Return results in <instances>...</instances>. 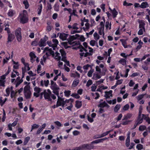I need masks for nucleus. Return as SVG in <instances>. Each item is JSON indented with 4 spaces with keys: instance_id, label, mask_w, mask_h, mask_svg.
I'll use <instances>...</instances> for the list:
<instances>
[{
    "instance_id": "18",
    "label": "nucleus",
    "mask_w": 150,
    "mask_h": 150,
    "mask_svg": "<svg viewBox=\"0 0 150 150\" xmlns=\"http://www.w3.org/2000/svg\"><path fill=\"white\" fill-rule=\"evenodd\" d=\"M79 82V80L78 79H75L73 81L72 84L73 87H75L78 85Z\"/></svg>"
},
{
    "instance_id": "7",
    "label": "nucleus",
    "mask_w": 150,
    "mask_h": 150,
    "mask_svg": "<svg viewBox=\"0 0 150 150\" xmlns=\"http://www.w3.org/2000/svg\"><path fill=\"white\" fill-rule=\"evenodd\" d=\"M112 90H110L108 91H105L104 97H105L106 98H109L110 96L112 97Z\"/></svg>"
},
{
    "instance_id": "28",
    "label": "nucleus",
    "mask_w": 150,
    "mask_h": 150,
    "mask_svg": "<svg viewBox=\"0 0 150 150\" xmlns=\"http://www.w3.org/2000/svg\"><path fill=\"white\" fill-rule=\"evenodd\" d=\"M29 56L31 58L30 60L32 62V60L33 58H35L36 57L35 54L33 52H31L29 54Z\"/></svg>"
},
{
    "instance_id": "51",
    "label": "nucleus",
    "mask_w": 150,
    "mask_h": 150,
    "mask_svg": "<svg viewBox=\"0 0 150 150\" xmlns=\"http://www.w3.org/2000/svg\"><path fill=\"white\" fill-rule=\"evenodd\" d=\"M54 123L58 127H62L63 126V125L58 121L54 122Z\"/></svg>"
},
{
    "instance_id": "8",
    "label": "nucleus",
    "mask_w": 150,
    "mask_h": 150,
    "mask_svg": "<svg viewBox=\"0 0 150 150\" xmlns=\"http://www.w3.org/2000/svg\"><path fill=\"white\" fill-rule=\"evenodd\" d=\"M79 54L81 57V58L83 56H84V57H87L88 56H91L92 55L93 53L87 52H86L85 54L83 52L80 53H79Z\"/></svg>"
},
{
    "instance_id": "27",
    "label": "nucleus",
    "mask_w": 150,
    "mask_h": 150,
    "mask_svg": "<svg viewBox=\"0 0 150 150\" xmlns=\"http://www.w3.org/2000/svg\"><path fill=\"white\" fill-rule=\"evenodd\" d=\"M51 89H53L57 87H58L56 83L54 82L52 80L51 81Z\"/></svg>"
},
{
    "instance_id": "25",
    "label": "nucleus",
    "mask_w": 150,
    "mask_h": 150,
    "mask_svg": "<svg viewBox=\"0 0 150 150\" xmlns=\"http://www.w3.org/2000/svg\"><path fill=\"white\" fill-rule=\"evenodd\" d=\"M108 105L105 101L100 103L98 105L99 107L100 108H104V107H108Z\"/></svg>"
},
{
    "instance_id": "12",
    "label": "nucleus",
    "mask_w": 150,
    "mask_h": 150,
    "mask_svg": "<svg viewBox=\"0 0 150 150\" xmlns=\"http://www.w3.org/2000/svg\"><path fill=\"white\" fill-rule=\"evenodd\" d=\"M52 89V92L56 95L57 97L60 96L59 95V90L60 89L59 87Z\"/></svg>"
},
{
    "instance_id": "64",
    "label": "nucleus",
    "mask_w": 150,
    "mask_h": 150,
    "mask_svg": "<svg viewBox=\"0 0 150 150\" xmlns=\"http://www.w3.org/2000/svg\"><path fill=\"white\" fill-rule=\"evenodd\" d=\"M135 84V83L132 80H130L129 83V86L130 87L132 86L133 85Z\"/></svg>"
},
{
    "instance_id": "58",
    "label": "nucleus",
    "mask_w": 150,
    "mask_h": 150,
    "mask_svg": "<svg viewBox=\"0 0 150 150\" xmlns=\"http://www.w3.org/2000/svg\"><path fill=\"white\" fill-rule=\"evenodd\" d=\"M92 83V81L91 80H89L87 81V83L86 84V86L88 87L91 85Z\"/></svg>"
},
{
    "instance_id": "17",
    "label": "nucleus",
    "mask_w": 150,
    "mask_h": 150,
    "mask_svg": "<svg viewBox=\"0 0 150 150\" xmlns=\"http://www.w3.org/2000/svg\"><path fill=\"white\" fill-rule=\"evenodd\" d=\"M130 133H129L127 134V137L126 139L125 142V144L127 147L129 146L130 144Z\"/></svg>"
},
{
    "instance_id": "10",
    "label": "nucleus",
    "mask_w": 150,
    "mask_h": 150,
    "mask_svg": "<svg viewBox=\"0 0 150 150\" xmlns=\"http://www.w3.org/2000/svg\"><path fill=\"white\" fill-rule=\"evenodd\" d=\"M51 94L47 93L46 91L45 94L44 95V97L45 99H47L49 101H51L52 99L50 97Z\"/></svg>"
},
{
    "instance_id": "41",
    "label": "nucleus",
    "mask_w": 150,
    "mask_h": 150,
    "mask_svg": "<svg viewBox=\"0 0 150 150\" xmlns=\"http://www.w3.org/2000/svg\"><path fill=\"white\" fill-rule=\"evenodd\" d=\"M39 125L36 124H34L32 125L31 129L30 132H31L33 130L38 128Z\"/></svg>"
},
{
    "instance_id": "4",
    "label": "nucleus",
    "mask_w": 150,
    "mask_h": 150,
    "mask_svg": "<svg viewBox=\"0 0 150 150\" xmlns=\"http://www.w3.org/2000/svg\"><path fill=\"white\" fill-rule=\"evenodd\" d=\"M79 36V34H76L75 35L71 36L69 38L68 42L69 44L70 45H71V42L74 40L77 39V38H78Z\"/></svg>"
},
{
    "instance_id": "21",
    "label": "nucleus",
    "mask_w": 150,
    "mask_h": 150,
    "mask_svg": "<svg viewBox=\"0 0 150 150\" xmlns=\"http://www.w3.org/2000/svg\"><path fill=\"white\" fill-rule=\"evenodd\" d=\"M132 115V113H128L126 115H125L124 116L123 118L122 119V120H127V119L130 118Z\"/></svg>"
},
{
    "instance_id": "61",
    "label": "nucleus",
    "mask_w": 150,
    "mask_h": 150,
    "mask_svg": "<svg viewBox=\"0 0 150 150\" xmlns=\"http://www.w3.org/2000/svg\"><path fill=\"white\" fill-rule=\"evenodd\" d=\"M143 29L140 28L138 32V34L139 35H142L143 33Z\"/></svg>"
},
{
    "instance_id": "13",
    "label": "nucleus",
    "mask_w": 150,
    "mask_h": 150,
    "mask_svg": "<svg viewBox=\"0 0 150 150\" xmlns=\"http://www.w3.org/2000/svg\"><path fill=\"white\" fill-rule=\"evenodd\" d=\"M101 77V76L97 73L95 72L93 74V76L92 78V79L97 80L98 79H100Z\"/></svg>"
},
{
    "instance_id": "22",
    "label": "nucleus",
    "mask_w": 150,
    "mask_h": 150,
    "mask_svg": "<svg viewBox=\"0 0 150 150\" xmlns=\"http://www.w3.org/2000/svg\"><path fill=\"white\" fill-rule=\"evenodd\" d=\"M82 106L81 101L77 100L76 101L75 107L78 109L79 108Z\"/></svg>"
},
{
    "instance_id": "43",
    "label": "nucleus",
    "mask_w": 150,
    "mask_h": 150,
    "mask_svg": "<svg viewBox=\"0 0 150 150\" xmlns=\"http://www.w3.org/2000/svg\"><path fill=\"white\" fill-rule=\"evenodd\" d=\"M6 117V113L5 112V110L3 109V116L2 118V121L3 122H4L5 120V119Z\"/></svg>"
},
{
    "instance_id": "34",
    "label": "nucleus",
    "mask_w": 150,
    "mask_h": 150,
    "mask_svg": "<svg viewBox=\"0 0 150 150\" xmlns=\"http://www.w3.org/2000/svg\"><path fill=\"white\" fill-rule=\"evenodd\" d=\"M30 139V137L29 136L25 138L23 142V144L24 145H25L27 144Z\"/></svg>"
},
{
    "instance_id": "11",
    "label": "nucleus",
    "mask_w": 150,
    "mask_h": 150,
    "mask_svg": "<svg viewBox=\"0 0 150 150\" xmlns=\"http://www.w3.org/2000/svg\"><path fill=\"white\" fill-rule=\"evenodd\" d=\"M31 93L30 90L25 91L24 92V96L26 99H28L31 98Z\"/></svg>"
},
{
    "instance_id": "6",
    "label": "nucleus",
    "mask_w": 150,
    "mask_h": 150,
    "mask_svg": "<svg viewBox=\"0 0 150 150\" xmlns=\"http://www.w3.org/2000/svg\"><path fill=\"white\" fill-rule=\"evenodd\" d=\"M42 1H40L39 2V4L38 6V14L39 15H40L42 8V4H40V3Z\"/></svg>"
},
{
    "instance_id": "26",
    "label": "nucleus",
    "mask_w": 150,
    "mask_h": 150,
    "mask_svg": "<svg viewBox=\"0 0 150 150\" xmlns=\"http://www.w3.org/2000/svg\"><path fill=\"white\" fill-rule=\"evenodd\" d=\"M56 55L55 56L54 59L57 61H60L61 59V57L60 56V54L59 53L56 52H55Z\"/></svg>"
},
{
    "instance_id": "31",
    "label": "nucleus",
    "mask_w": 150,
    "mask_h": 150,
    "mask_svg": "<svg viewBox=\"0 0 150 150\" xmlns=\"http://www.w3.org/2000/svg\"><path fill=\"white\" fill-rule=\"evenodd\" d=\"M120 41L122 42V45L125 48H127V46L126 45V41L123 39H121Z\"/></svg>"
},
{
    "instance_id": "50",
    "label": "nucleus",
    "mask_w": 150,
    "mask_h": 150,
    "mask_svg": "<svg viewBox=\"0 0 150 150\" xmlns=\"http://www.w3.org/2000/svg\"><path fill=\"white\" fill-rule=\"evenodd\" d=\"M136 148L138 150H140L143 148V145L141 144H139L137 145Z\"/></svg>"
},
{
    "instance_id": "32",
    "label": "nucleus",
    "mask_w": 150,
    "mask_h": 150,
    "mask_svg": "<svg viewBox=\"0 0 150 150\" xmlns=\"http://www.w3.org/2000/svg\"><path fill=\"white\" fill-rule=\"evenodd\" d=\"M141 115H138L137 118V122L139 123H141L143 121V120L144 119L143 118V116H142V117L141 118Z\"/></svg>"
},
{
    "instance_id": "52",
    "label": "nucleus",
    "mask_w": 150,
    "mask_h": 150,
    "mask_svg": "<svg viewBox=\"0 0 150 150\" xmlns=\"http://www.w3.org/2000/svg\"><path fill=\"white\" fill-rule=\"evenodd\" d=\"M6 92L7 94L6 95H5V96H8L9 95L10 93V88L9 87L7 88L6 89Z\"/></svg>"
},
{
    "instance_id": "24",
    "label": "nucleus",
    "mask_w": 150,
    "mask_h": 150,
    "mask_svg": "<svg viewBox=\"0 0 150 150\" xmlns=\"http://www.w3.org/2000/svg\"><path fill=\"white\" fill-rule=\"evenodd\" d=\"M143 118L146 120V121L148 122V124H150V118L149 117H147L146 115L142 114Z\"/></svg>"
},
{
    "instance_id": "23",
    "label": "nucleus",
    "mask_w": 150,
    "mask_h": 150,
    "mask_svg": "<svg viewBox=\"0 0 150 150\" xmlns=\"http://www.w3.org/2000/svg\"><path fill=\"white\" fill-rule=\"evenodd\" d=\"M111 12L112 14L113 18H116L118 14V12L115 8H114L112 9V11Z\"/></svg>"
},
{
    "instance_id": "40",
    "label": "nucleus",
    "mask_w": 150,
    "mask_h": 150,
    "mask_svg": "<svg viewBox=\"0 0 150 150\" xmlns=\"http://www.w3.org/2000/svg\"><path fill=\"white\" fill-rule=\"evenodd\" d=\"M59 52L61 54L62 56H66L67 54L64 49H60Z\"/></svg>"
},
{
    "instance_id": "36",
    "label": "nucleus",
    "mask_w": 150,
    "mask_h": 150,
    "mask_svg": "<svg viewBox=\"0 0 150 150\" xmlns=\"http://www.w3.org/2000/svg\"><path fill=\"white\" fill-rule=\"evenodd\" d=\"M126 59H121L119 61V62L122 65H124L126 64Z\"/></svg>"
},
{
    "instance_id": "3",
    "label": "nucleus",
    "mask_w": 150,
    "mask_h": 150,
    "mask_svg": "<svg viewBox=\"0 0 150 150\" xmlns=\"http://www.w3.org/2000/svg\"><path fill=\"white\" fill-rule=\"evenodd\" d=\"M48 40V37L45 35L44 38H41L39 41L38 45L40 47H44L46 45V42Z\"/></svg>"
},
{
    "instance_id": "37",
    "label": "nucleus",
    "mask_w": 150,
    "mask_h": 150,
    "mask_svg": "<svg viewBox=\"0 0 150 150\" xmlns=\"http://www.w3.org/2000/svg\"><path fill=\"white\" fill-rule=\"evenodd\" d=\"M94 71V69H91L88 73L87 75L89 77H91L92 76L93 73Z\"/></svg>"
},
{
    "instance_id": "42",
    "label": "nucleus",
    "mask_w": 150,
    "mask_h": 150,
    "mask_svg": "<svg viewBox=\"0 0 150 150\" xmlns=\"http://www.w3.org/2000/svg\"><path fill=\"white\" fill-rule=\"evenodd\" d=\"M77 39L80 40V41L82 42H83L85 40V38L84 37V36L83 35H81V36L79 35L78 38H77Z\"/></svg>"
},
{
    "instance_id": "62",
    "label": "nucleus",
    "mask_w": 150,
    "mask_h": 150,
    "mask_svg": "<svg viewBox=\"0 0 150 150\" xmlns=\"http://www.w3.org/2000/svg\"><path fill=\"white\" fill-rule=\"evenodd\" d=\"M122 114L121 113L119 114V115L117 117V118H116L117 120V121H119L122 118Z\"/></svg>"
},
{
    "instance_id": "49",
    "label": "nucleus",
    "mask_w": 150,
    "mask_h": 150,
    "mask_svg": "<svg viewBox=\"0 0 150 150\" xmlns=\"http://www.w3.org/2000/svg\"><path fill=\"white\" fill-rule=\"evenodd\" d=\"M123 5L124 6H128L132 5L133 4L131 3H128L126 2V1H125L123 2Z\"/></svg>"
},
{
    "instance_id": "63",
    "label": "nucleus",
    "mask_w": 150,
    "mask_h": 150,
    "mask_svg": "<svg viewBox=\"0 0 150 150\" xmlns=\"http://www.w3.org/2000/svg\"><path fill=\"white\" fill-rule=\"evenodd\" d=\"M88 121H89L90 122L92 123L93 122L94 120L93 118H91L90 117L89 115H88Z\"/></svg>"
},
{
    "instance_id": "46",
    "label": "nucleus",
    "mask_w": 150,
    "mask_h": 150,
    "mask_svg": "<svg viewBox=\"0 0 150 150\" xmlns=\"http://www.w3.org/2000/svg\"><path fill=\"white\" fill-rule=\"evenodd\" d=\"M14 15L13 11L12 10H10L8 13V15L9 16H12Z\"/></svg>"
},
{
    "instance_id": "35",
    "label": "nucleus",
    "mask_w": 150,
    "mask_h": 150,
    "mask_svg": "<svg viewBox=\"0 0 150 150\" xmlns=\"http://www.w3.org/2000/svg\"><path fill=\"white\" fill-rule=\"evenodd\" d=\"M7 100V98H5L4 100H2V97L0 98V104L1 106H2L5 103V102Z\"/></svg>"
},
{
    "instance_id": "1",
    "label": "nucleus",
    "mask_w": 150,
    "mask_h": 150,
    "mask_svg": "<svg viewBox=\"0 0 150 150\" xmlns=\"http://www.w3.org/2000/svg\"><path fill=\"white\" fill-rule=\"evenodd\" d=\"M20 22L22 24H25L28 21V15L26 10H23L22 13L20 15Z\"/></svg>"
},
{
    "instance_id": "33",
    "label": "nucleus",
    "mask_w": 150,
    "mask_h": 150,
    "mask_svg": "<svg viewBox=\"0 0 150 150\" xmlns=\"http://www.w3.org/2000/svg\"><path fill=\"white\" fill-rule=\"evenodd\" d=\"M64 93L65 96L68 97L71 94V91L69 90L65 91Z\"/></svg>"
},
{
    "instance_id": "20",
    "label": "nucleus",
    "mask_w": 150,
    "mask_h": 150,
    "mask_svg": "<svg viewBox=\"0 0 150 150\" xmlns=\"http://www.w3.org/2000/svg\"><path fill=\"white\" fill-rule=\"evenodd\" d=\"M57 97L58 99L56 103L59 107L61 106L62 104V98L60 97V96H58Z\"/></svg>"
},
{
    "instance_id": "47",
    "label": "nucleus",
    "mask_w": 150,
    "mask_h": 150,
    "mask_svg": "<svg viewBox=\"0 0 150 150\" xmlns=\"http://www.w3.org/2000/svg\"><path fill=\"white\" fill-rule=\"evenodd\" d=\"M146 128V127L145 125H141L139 127V130L140 131H143L145 130Z\"/></svg>"
},
{
    "instance_id": "44",
    "label": "nucleus",
    "mask_w": 150,
    "mask_h": 150,
    "mask_svg": "<svg viewBox=\"0 0 150 150\" xmlns=\"http://www.w3.org/2000/svg\"><path fill=\"white\" fill-rule=\"evenodd\" d=\"M93 36L96 40H98L100 38L99 35L97 33L95 32L93 34Z\"/></svg>"
},
{
    "instance_id": "60",
    "label": "nucleus",
    "mask_w": 150,
    "mask_h": 150,
    "mask_svg": "<svg viewBox=\"0 0 150 150\" xmlns=\"http://www.w3.org/2000/svg\"><path fill=\"white\" fill-rule=\"evenodd\" d=\"M131 122V121L130 120H126L125 121H124L122 122L121 123V124H122L123 125H128L129 123V122Z\"/></svg>"
},
{
    "instance_id": "30",
    "label": "nucleus",
    "mask_w": 150,
    "mask_h": 150,
    "mask_svg": "<svg viewBox=\"0 0 150 150\" xmlns=\"http://www.w3.org/2000/svg\"><path fill=\"white\" fill-rule=\"evenodd\" d=\"M71 77H77L78 78L80 77V74L77 71L75 72V73H72L71 75Z\"/></svg>"
},
{
    "instance_id": "54",
    "label": "nucleus",
    "mask_w": 150,
    "mask_h": 150,
    "mask_svg": "<svg viewBox=\"0 0 150 150\" xmlns=\"http://www.w3.org/2000/svg\"><path fill=\"white\" fill-rule=\"evenodd\" d=\"M129 108V105L128 104L125 105L123 107V109L125 110L126 111L128 110Z\"/></svg>"
},
{
    "instance_id": "29",
    "label": "nucleus",
    "mask_w": 150,
    "mask_h": 150,
    "mask_svg": "<svg viewBox=\"0 0 150 150\" xmlns=\"http://www.w3.org/2000/svg\"><path fill=\"white\" fill-rule=\"evenodd\" d=\"M121 107V105L120 104H117L115 107L114 108V111L117 112L119 110Z\"/></svg>"
},
{
    "instance_id": "55",
    "label": "nucleus",
    "mask_w": 150,
    "mask_h": 150,
    "mask_svg": "<svg viewBox=\"0 0 150 150\" xmlns=\"http://www.w3.org/2000/svg\"><path fill=\"white\" fill-rule=\"evenodd\" d=\"M16 37L17 41L18 42H20L21 41L22 39L21 34L18 36H17Z\"/></svg>"
},
{
    "instance_id": "53",
    "label": "nucleus",
    "mask_w": 150,
    "mask_h": 150,
    "mask_svg": "<svg viewBox=\"0 0 150 150\" xmlns=\"http://www.w3.org/2000/svg\"><path fill=\"white\" fill-rule=\"evenodd\" d=\"M62 44L64 46V48L66 49H67L69 48H70V46H68L67 43V42H63Z\"/></svg>"
},
{
    "instance_id": "56",
    "label": "nucleus",
    "mask_w": 150,
    "mask_h": 150,
    "mask_svg": "<svg viewBox=\"0 0 150 150\" xmlns=\"http://www.w3.org/2000/svg\"><path fill=\"white\" fill-rule=\"evenodd\" d=\"M144 96V94H141L140 95H139L137 96V99L138 100H140L143 98Z\"/></svg>"
},
{
    "instance_id": "45",
    "label": "nucleus",
    "mask_w": 150,
    "mask_h": 150,
    "mask_svg": "<svg viewBox=\"0 0 150 150\" xmlns=\"http://www.w3.org/2000/svg\"><path fill=\"white\" fill-rule=\"evenodd\" d=\"M52 42L54 44L53 45H55V47H57V45L59 43L57 39H53L52 40Z\"/></svg>"
},
{
    "instance_id": "14",
    "label": "nucleus",
    "mask_w": 150,
    "mask_h": 150,
    "mask_svg": "<svg viewBox=\"0 0 150 150\" xmlns=\"http://www.w3.org/2000/svg\"><path fill=\"white\" fill-rule=\"evenodd\" d=\"M149 6V4L146 2H142L140 5V8H145L148 7Z\"/></svg>"
},
{
    "instance_id": "19",
    "label": "nucleus",
    "mask_w": 150,
    "mask_h": 150,
    "mask_svg": "<svg viewBox=\"0 0 150 150\" xmlns=\"http://www.w3.org/2000/svg\"><path fill=\"white\" fill-rule=\"evenodd\" d=\"M21 29L20 28H18L15 31V34L16 36H18L21 35Z\"/></svg>"
},
{
    "instance_id": "5",
    "label": "nucleus",
    "mask_w": 150,
    "mask_h": 150,
    "mask_svg": "<svg viewBox=\"0 0 150 150\" xmlns=\"http://www.w3.org/2000/svg\"><path fill=\"white\" fill-rule=\"evenodd\" d=\"M68 35V34L64 33H60L59 38L63 41L65 40H67V37Z\"/></svg>"
},
{
    "instance_id": "16",
    "label": "nucleus",
    "mask_w": 150,
    "mask_h": 150,
    "mask_svg": "<svg viewBox=\"0 0 150 150\" xmlns=\"http://www.w3.org/2000/svg\"><path fill=\"white\" fill-rule=\"evenodd\" d=\"M109 138V137H106L103 138L96 139L95 140V141L96 142V144H97L100 143H102L104 141L108 139Z\"/></svg>"
},
{
    "instance_id": "9",
    "label": "nucleus",
    "mask_w": 150,
    "mask_h": 150,
    "mask_svg": "<svg viewBox=\"0 0 150 150\" xmlns=\"http://www.w3.org/2000/svg\"><path fill=\"white\" fill-rule=\"evenodd\" d=\"M139 28H140L143 29L144 31H145V23L144 22V21L141 20L140 21H139Z\"/></svg>"
},
{
    "instance_id": "59",
    "label": "nucleus",
    "mask_w": 150,
    "mask_h": 150,
    "mask_svg": "<svg viewBox=\"0 0 150 150\" xmlns=\"http://www.w3.org/2000/svg\"><path fill=\"white\" fill-rule=\"evenodd\" d=\"M78 24L76 23H74L72 26V28L74 29L77 30L79 29L77 27Z\"/></svg>"
},
{
    "instance_id": "38",
    "label": "nucleus",
    "mask_w": 150,
    "mask_h": 150,
    "mask_svg": "<svg viewBox=\"0 0 150 150\" xmlns=\"http://www.w3.org/2000/svg\"><path fill=\"white\" fill-rule=\"evenodd\" d=\"M35 91L38 93H40L41 91V89L37 86H35L34 88Z\"/></svg>"
},
{
    "instance_id": "39",
    "label": "nucleus",
    "mask_w": 150,
    "mask_h": 150,
    "mask_svg": "<svg viewBox=\"0 0 150 150\" xmlns=\"http://www.w3.org/2000/svg\"><path fill=\"white\" fill-rule=\"evenodd\" d=\"M23 4L24 5L25 9H27L29 7V5L28 1H24Z\"/></svg>"
},
{
    "instance_id": "57",
    "label": "nucleus",
    "mask_w": 150,
    "mask_h": 150,
    "mask_svg": "<svg viewBox=\"0 0 150 150\" xmlns=\"http://www.w3.org/2000/svg\"><path fill=\"white\" fill-rule=\"evenodd\" d=\"M0 86L4 87L5 85V81L0 79Z\"/></svg>"
},
{
    "instance_id": "15",
    "label": "nucleus",
    "mask_w": 150,
    "mask_h": 150,
    "mask_svg": "<svg viewBox=\"0 0 150 150\" xmlns=\"http://www.w3.org/2000/svg\"><path fill=\"white\" fill-rule=\"evenodd\" d=\"M13 35L12 33L8 34V37L7 38V42L9 43V42H11L13 40Z\"/></svg>"
},
{
    "instance_id": "2",
    "label": "nucleus",
    "mask_w": 150,
    "mask_h": 150,
    "mask_svg": "<svg viewBox=\"0 0 150 150\" xmlns=\"http://www.w3.org/2000/svg\"><path fill=\"white\" fill-rule=\"evenodd\" d=\"M79 147L81 149V150H83V149H86L87 150H91L94 149V146L92 145L91 143L90 144H84Z\"/></svg>"
},
{
    "instance_id": "48",
    "label": "nucleus",
    "mask_w": 150,
    "mask_h": 150,
    "mask_svg": "<svg viewBox=\"0 0 150 150\" xmlns=\"http://www.w3.org/2000/svg\"><path fill=\"white\" fill-rule=\"evenodd\" d=\"M70 103V105L68 106L67 107L66 109H68V110H69L70 111H71L72 110V108L73 107V105L71 103Z\"/></svg>"
}]
</instances>
